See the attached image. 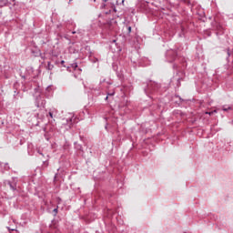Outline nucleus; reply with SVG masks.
<instances>
[{"mask_svg": "<svg viewBox=\"0 0 233 233\" xmlns=\"http://www.w3.org/2000/svg\"><path fill=\"white\" fill-rule=\"evenodd\" d=\"M166 57L167 63H173V61H176V58L177 57V53L174 49H169L166 52Z\"/></svg>", "mask_w": 233, "mask_h": 233, "instance_id": "obj_1", "label": "nucleus"}, {"mask_svg": "<svg viewBox=\"0 0 233 233\" xmlns=\"http://www.w3.org/2000/svg\"><path fill=\"white\" fill-rule=\"evenodd\" d=\"M46 106V100H45L41 95H38L37 96H35V106H37V108H45V106Z\"/></svg>", "mask_w": 233, "mask_h": 233, "instance_id": "obj_2", "label": "nucleus"}, {"mask_svg": "<svg viewBox=\"0 0 233 233\" xmlns=\"http://www.w3.org/2000/svg\"><path fill=\"white\" fill-rule=\"evenodd\" d=\"M211 26L213 30H216L217 35L223 34V26L218 22L217 21L212 22Z\"/></svg>", "mask_w": 233, "mask_h": 233, "instance_id": "obj_3", "label": "nucleus"}, {"mask_svg": "<svg viewBox=\"0 0 233 233\" xmlns=\"http://www.w3.org/2000/svg\"><path fill=\"white\" fill-rule=\"evenodd\" d=\"M73 121H74V116L70 115V116L66 119V130L72 128Z\"/></svg>", "mask_w": 233, "mask_h": 233, "instance_id": "obj_4", "label": "nucleus"}, {"mask_svg": "<svg viewBox=\"0 0 233 233\" xmlns=\"http://www.w3.org/2000/svg\"><path fill=\"white\" fill-rule=\"evenodd\" d=\"M156 86H159L156 83H151L150 85L147 86V87L149 88V90H156Z\"/></svg>", "mask_w": 233, "mask_h": 233, "instance_id": "obj_5", "label": "nucleus"}, {"mask_svg": "<svg viewBox=\"0 0 233 233\" xmlns=\"http://www.w3.org/2000/svg\"><path fill=\"white\" fill-rule=\"evenodd\" d=\"M75 148L76 150H83V146H81V144H77V142H75Z\"/></svg>", "mask_w": 233, "mask_h": 233, "instance_id": "obj_6", "label": "nucleus"}, {"mask_svg": "<svg viewBox=\"0 0 233 233\" xmlns=\"http://www.w3.org/2000/svg\"><path fill=\"white\" fill-rule=\"evenodd\" d=\"M35 97H37V96H41V89L39 87H35Z\"/></svg>", "mask_w": 233, "mask_h": 233, "instance_id": "obj_7", "label": "nucleus"}, {"mask_svg": "<svg viewBox=\"0 0 233 233\" xmlns=\"http://www.w3.org/2000/svg\"><path fill=\"white\" fill-rule=\"evenodd\" d=\"M8 5V0H0V6H6Z\"/></svg>", "mask_w": 233, "mask_h": 233, "instance_id": "obj_8", "label": "nucleus"}, {"mask_svg": "<svg viewBox=\"0 0 233 233\" xmlns=\"http://www.w3.org/2000/svg\"><path fill=\"white\" fill-rule=\"evenodd\" d=\"M46 68H47V70H53L54 69V65H51L50 62H48Z\"/></svg>", "mask_w": 233, "mask_h": 233, "instance_id": "obj_9", "label": "nucleus"}, {"mask_svg": "<svg viewBox=\"0 0 233 233\" xmlns=\"http://www.w3.org/2000/svg\"><path fill=\"white\" fill-rule=\"evenodd\" d=\"M8 185H9L11 190H16L15 185L12 184L11 182H8Z\"/></svg>", "mask_w": 233, "mask_h": 233, "instance_id": "obj_10", "label": "nucleus"}, {"mask_svg": "<svg viewBox=\"0 0 233 233\" xmlns=\"http://www.w3.org/2000/svg\"><path fill=\"white\" fill-rule=\"evenodd\" d=\"M222 110H224V112H228V110H232V106H223Z\"/></svg>", "mask_w": 233, "mask_h": 233, "instance_id": "obj_11", "label": "nucleus"}, {"mask_svg": "<svg viewBox=\"0 0 233 233\" xmlns=\"http://www.w3.org/2000/svg\"><path fill=\"white\" fill-rule=\"evenodd\" d=\"M126 28L127 30V34H130L132 32V26L130 25H126Z\"/></svg>", "mask_w": 233, "mask_h": 233, "instance_id": "obj_12", "label": "nucleus"}, {"mask_svg": "<svg viewBox=\"0 0 233 233\" xmlns=\"http://www.w3.org/2000/svg\"><path fill=\"white\" fill-rule=\"evenodd\" d=\"M30 145L28 146V154L29 156H34V153L32 151H30Z\"/></svg>", "mask_w": 233, "mask_h": 233, "instance_id": "obj_13", "label": "nucleus"}, {"mask_svg": "<svg viewBox=\"0 0 233 233\" xmlns=\"http://www.w3.org/2000/svg\"><path fill=\"white\" fill-rule=\"evenodd\" d=\"M49 116L53 119L54 118V113H52V111H49Z\"/></svg>", "mask_w": 233, "mask_h": 233, "instance_id": "obj_14", "label": "nucleus"}, {"mask_svg": "<svg viewBox=\"0 0 233 233\" xmlns=\"http://www.w3.org/2000/svg\"><path fill=\"white\" fill-rule=\"evenodd\" d=\"M108 6V4H102L101 8H106Z\"/></svg>", "mask_w": 233, "mask_h": 233, "instance_id": "obj_15", "label": "nucleus"}, {"mask_svg": "<svg viewBox=\"0 0 233 233\" xmlns=\"http://www.w3.org/2000/svg\"><path fill=\"white\" fill-rule=\"evenodd\" d=\"M53 212H54V215H55V216H57V208H56L53 210Z\"/></svg>", "mask_w": 233, "mask_h": 233, "instance_id": "obj_16", "label": "nucleus"}, {"mask_svg": "<svg viewBox=\"0 0 233 233\" xmlns=\"http://www.w3.org/2000/svg\"><path fill=\"white\" fill-rule=\"evenodd\" d=\"M115 94H116L115 92L108 93V94H107V96H114Z\"/></svg>", "mask_w": 233, "mask_h": 233, "instance_id": "obj_17", "label": "nucleus"}, {"mask_svg": "<svg viewBox=\"0 0 233 233\" xmlns=\"http://www.w3.org/2000/svg\"><path fill=\"white\" fill-rule=\"evenodd\" d=\"M46 90V92H50V90H52V87L47 86Z\"/></svg>", "mask_w": 233, "mask_h": 233, "instance_id": "obj_18", "label": "nucleus"}, {"mask_svg": "<svg viewBox=\"0 0 233 233\" xmlns=\"http://www.w3.org/2000/svg\"><path fill=\"white\" fill-rule=\"evenodd\" d=\"M214 112H216V111H212V112H206V114H208V116H212V114H214Z\"/></svg>", "mask_w": 233, "mask_h": 233, "instance_id": "obj_19", "label": "nucleus"}, {"mask_svg": "<svg viewBox=\"0 0 233 233\" xmlns=\"http://www.w3.org/2000/svg\"><path fill=\"white\" fill-rule=\"evenodd\" d=\"M60 65H62V66H65V60H62V61L60 62Z\"/></svg>", "mask_w": 233, "mask_h": 233, "instance_id": "obj_20", "label": "nucleus"}, {"mask_svg": "<svg viewBox=\"0 0 233 233\" xmlns=\"http://www.w3.org/2000/svg\"><path fill=\"white\" fill-rule=\"evenodd\" d=\"M73 68H77V64H73Z\"/></svg>", "mask_w": 233, "mask_h": 233, "instance_id": "obj_21", "label": "nucleus"}, {"mask_svg": "<svg viewBox=\"0 0 233 233\" xmlns=\"http://www.w3.org/2000/svg\"><path fill=\"white\" fill-rule=\"evenodd\" d=\"M126 106H128V100L126 101Z\"/></svg>", "mask_w": 233, "mask_h": 233, "instance_id": "obj_22", "label": "nucleus"}, {"mask_svg": "<svg viewBox=\"0 0 233 233\" xmlns=\"http://www.w3.org/2000/svg\"><path fill=\"white\" fill-rule=\"evenodd\" d=\"M8 230H12V231H14V230H15V229H14V228H13V229H10V228H8Z\"/></svg>", "mask_w": 233, "mask_h": 233, "instance_id": "obj_23", "label": "nucleus"}, {"mask_svg": "<svg viewBox=\"0 0 233 233\" xmlns=\"http://www.w3.org/2000/svg\"><path fill=\"white\" fill-rule=\"evenodd\" d=\"M108 97H109L108 96H106V99H108Z\"/></svg>", "mask_w": 233, "mask_h": 233, "instance_id": "obj_24", "label": "nucleus"}, {"mask_svg": "<svg viewBox=\"0 0 233 233\" xmlns=\"http://www.w3.org/2000/svg\"><path fill=\"white\" fill-rule=\"evenodd\" d=\"M38 153L40 154V156H43V153H41V152H39V151H38Z\"/></svg>", "mask_w": 233, "mask_h": 233, "instance_id": "obj_25", "label": "nucleus"}, {"mask_svg": "<svg viewBox=\"0 0 233 233\" xmlns=\"http://www.w3.org/2000/svg\"><path fill=\"white\" fill-rule=\"evenodd\" d=\"M104 1V3H106L108 0H103Z\"/></svg>", "mask_w": 233, "mask_h": 233, "instance_id": "obj_26", "label": "nucleus"}, {"mask_svg": "<svg viewBox=\"0 0 233 233\" xmlns=\"http://www.w3.org/2000/svg\"><path fill=\"white\" fill-rule=\"evenodd\" d=\"M72 34H76V31H73Z\"/></svg>", "mask_w": 233, "mask_h": 233, "instance_id": "obj_27", "label": "nucleus"}, {"mask_svg": "<svg viewBox=\"0 0 233 233\" xmlns=\"http://www.w3.org/2000/svg\"><path fill=\"white\" fill-rule=\"evenodd\" d=\"M122 3H125V0H122Z\"/></svg>", "mask_w": 233, "mask_h": 233, "instance_id": "obj_28", "label": "nucleus"}, {"mask_svg": "<svg viewBox=\"0 0 233 233\" xmlns=\"http://www.w3.org/2000/svg\"><path fill=\"white\" fill-rule=\"evenodd\" d=\"M69 3H72V0H69Z\"/></svg>", "mask_w": 233, "mask_h": 233, "instance_id": "obj_29", "label": "nucleus"}, {"mask_svg": "<svg viewBox=\"0 0 233 233\" xmlns=\"http://www.w3.org/2000/svg\"><path fill=\"white\" fill-rule=\"evenodd\" d=\"M113 43H116V40H113Z\"/></svg>", "mask_w": 233, "mask_h": 233, "instance_id": "obj_30", "label": "nucleus"}, {"mask_svg": "<svg viewBox=\"0 0 233 233\" xmlns=\"http://www.w3.org/2000/svg\"><path fill=\"white\" fill-rule=\"evenodd\" d=\"M96 2V0H94Z\"/></svg>", "mask_w": 233, "mask_h": 233, "instance_id": "obj_31", "label": "nucleus"}]
</instances>
